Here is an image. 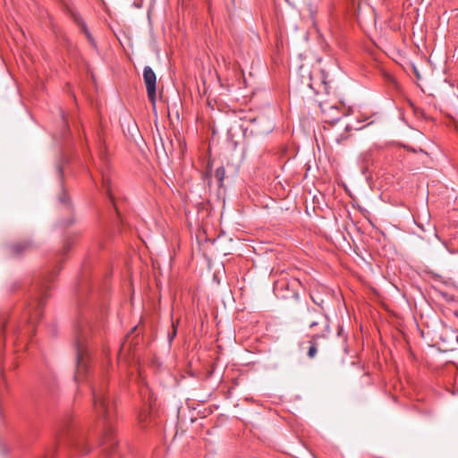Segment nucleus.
I'll return each instance as SVG.
<instances>
[{
	"mask_svg": "<svg viewBox=\"0 0 458 458\" xmlns=\"http://www.w3.org/2000/svg\"><path fill=\"white\" fill-rule=\"evenodd\" d=\"M92 395L95 411L104 420V429L99 446L103 453L111 455L118 443L114 434L115 428L113 425L116 408L114 400L106 392V378L104 375L98 382L92 386Z\"/></svg>",
	"mask_w": 458,
	"mask_h": 458,
	"instance_id": "obj_1",
	"label": "nucleus"
},
{
	"mask_svg": "<svg viewBox=\"0 0 458 458\" xmlns=\"http://www.w3.org/2000/svg\"><path fill=\"white\" fill-rule=\"evenodd\" d=\"M76 350V372L74 379L76 381L82 380L83 376L88 372L89 353L86 344V337L82 334H78L75 338Z\"/></svg>",
	"mask_w": 458,
	"mask_h": 458,
	"instance_id": "obj_2",
	"label": "nucleus"
},
{
	"mask_svg": "<svg viewBox=\"0 0 458 458\" xmlns=\"http://www.w3.org/2000/svg\"><path fill=\"white\" fill-rule=\"evenodd\" d=\"M317 326L321 327V334L314 335L310 341V346L308 351V356L310 359L314 358L318 352L317 344L318 339H320L321 337H326L327 335L329 333L328 318L323 314H318L317 319L310 323V328H313Z\"/></svg>",
	"mask_w": 458,
	"mask_h": 458,
	"instance_id": "obj_3",
	"label": "nucleus"
},
{
	"mask_svg": "<svg viewBox=\"0 0 458 458\" xmlns=\"http://www.w3.org/2000/svg\"><path fill=\"white\" fill-rule=\"evenodd\" d=\"M321 110L324 114V119L326 123L333 124L337 123L343 116L350 114L352 112V108H346L344 104H341L340 106L334 105H321Z\"/></svg>",
	"mask_w": 458,
	"mask_h": 458,
	"instance_id": "obj_4",
	"label": "nucleus"
},
{
	"mask_svg": "<svg viewBox=\"0 0 458 458\" xmlns=\"http://www.w3.org/2000/svg\"><path fill=\"white\" fill-rule=\"evenodd\" d=\"M143 79L146 85L148 98L149 101L155 105L157 99V76L154 71L149 66H145L143 70Z\"/></svg>",
	"mask_w": 458,
	"mask_h": 458,
	"instance_id": "obj_5",
	"label": "nucleus"
},
{
	"mask_svg": "<svg viewBox=\"0 0 458 458\" xmlns=\"http://www.w3.org/2000/svg\"><path fill=\"white\" fill-rule=\"evenodd\" d=\"M72 19H73L74 22L79 26L81 30L85 34L89 43L94 48H97L96 41H95L93 36L91 35V33L89 32V30H88L87 25H86L84 20L82 19V17L79 13H72Z\"/></svg>",
	"mask_w": 458,
	"mask_h": 458,
	"instance_id": "obj_6",
	"label": "nucleus"
},
{
	"mask_svg": "<svg viewBox=\"0 0 458 458\" xmlns=\"http://www.w3.org/2000/svg\"><path fill=\"white\" fill-rule=\"evenodd\" d=\"M45 297H40L38 300H37L36 303L33 307H30L28 310L29 317H30V322L34 323L35 320H37L40 315H41V309L44 306L45 303Z\"/></svg>",
	"mask_w": 458,
	"mask_h": 458,
	"instance_id": "obj_7",
	"label": "nucleus"
},
{
	"mask_svg": "<svg viewBox=\"0 0 458 458\" xmlns=\"http://www.w3.org/2000/svg\"><path fill=\"white\" fill-rule=\"evenodd\" d=\"M32 242L30 241H24L14 243L10 246V251L13 256H20L32 248Z\"/></svg>",
	"mask_w": 458,
	"mask_h": 458,
	"instance_id": "obj_8",
	"label": "nucleus"
},
{
	"mask_svg": "<svg viewBox=\"0 0 458 458\" xmlns=\"http://www.w3.org/2000/svg\"><path fill=\"white\" fill-rule=\"evenodd\" d=\"M225 175V169L224 166H220L216 170L215 176L217 181L222 184Z\"/></svg>",
	"mask_w": 458,
	"mask_h": 458,
	"instance_id": "obj_9",
	"label": "nucleus"
},
{
	"mask_svg": "<svg viewBox=\"0 0 458 458\" xmlns=\"http://www.w3.org/2000/svg\"><path fill=\"white\" fill-rule=\"evenodd\" d=\"M177 325H178V321L176 323L173 322L172 323V328H173V331L171 334H169L168 335V339H169V342L171 343L174 338L176 336V334H177Z\"/></svg>",
	"mask_w": 458,
	"mask_h": 458,
	"instance_id": "obj_10",
	"label": "nucleus"
},
{
	"mask_svg": "<svg viewBox=\"0 0 458 458\" xmlns=\"http://www.w3.org/2000/svg\"><path fill=\"white\" fill-rule=\"evenodd\" d=\"M126 347H127L126 343H123V344H122L121 349H120V352H119V355H118V360H121V359H122V355H123V352L125 351Z\"/></svg>",
	"mask_w": 458,
	"mask_h": 458,
	"instance_id": "obj_11",
	"label": "nucleus"
},
{
	"mask_svg": "<svg viewBox=\"0 0 458 458\" xmlns=\"http://www.w3.org/2000/svg\"><path fill=\"white\" fill-rule=\"evenodd\" d=\"M347 137L346 136H343V135H340L339 137H336L335 138V140L338 144H340L343 140H344Z\"/></svg>",
	"mask_w": 458,
	"mask_h": 458,
	"instance_id": "obj_12",
	"label": "nucleus"
},
{
	"mask_svg": "<svg viewBox=\"0 0 458 458\" xmlns=\"http://www.w3.org/2000/svg\"><path fill=\"white\" fill-rule=\"evenodd\" d=\"M100 158L103 165L106 163V157L105 153H101Z\"/></svg>",
	"mask_w": 458,
	"mask_h": 458,
	"instance_id": "obj_13",
	"label": "nucleus"
},
{
	"mask_svg": "<svg viewBox=\"0 0 458 458\" xmlns=\"http://www.w3.org/2000/svg\"><path fill=\"white\" fill-rule=\"evenodd\" d=\"M100 172H101V174H102L103 181H104V182L106 183V180H107V179H106V177H105V174H104V168H103V167H101V168H100Z\"/></svg>",
	"mask_w": 458,
	"mask_h": 458,
	"instance_id": "obj_14",
	"label": "nucleus"
},
{
	"mask_svg": "<svg viewBox=\"0 0 458 458\" xmlns=\"http://www.w3.org/2000/svg\"><path fill=\"white\" fill-rule=\"evenodd\" d=\"M351 130H352V127L349 124L345 125V131H351Z\"/></svg>",
	"mask_w": 458,
	"mask_h": 458,
	"instance_id": "obj_15",
	"label": "nucleus"
},
{
	"mask_svg": "<svg viewBox=\"0 0 458 458\" xmlns=\"http://www.w3.org/2000/svg\"><path fill=\"white\" fill-rule=\"evenodd\" d=\"M61 202H65L64 197L60 199Z\"/></svg>",
	"mask_w": 458,
	"mask_h": 458,
	"instance_id": "obj_16",
	"label": "nucleus"
}]
</instances>
